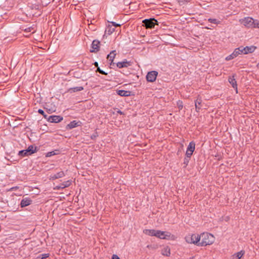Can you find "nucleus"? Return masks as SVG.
Masks as SVG:
<instances>
[{"mask_svg":"<svg viewBox=\"0 0 259 259\" xmlns=\"http://www.w3.org/2000/svg\"><path fill=\"white\" fill-rule=\"evenodd\" d=\"M256 66H257V67H259V62L257 64Z\"/></svg>","mask_w":259,"mask_h":259,"instance_id":"ea45409f","label":"nucleus"},{"mask_svg":"<svg viewBox=\"0 0 259 259\" xmlns=\"http://www.w3.org/2000/svg\"><path fill=\"white\" fill-rule=\"evenodd\" d=\"M26 150V151L28 153V154L31 155L35 153L37 151V148L36 146L33 145H30Z\"/></svg>","mask_w":259,"mask_h":259,"instance_id":"5701e85b","label":"nucleus"},{"mask_svg":"<svg viewBox=\"0 0 259 259\" xmlns=\"http://www.w3.org/2000/svg\"><path fill=\"white\" fill-rule=\"evenodd\" d=\"M158 75V72L156 71H151L149 72L146 75V79L148 82H154L155 81Z\"/></svg>","mask_w":259,"mask_h":259,"instance_id":"423d86ee","label":"nucleus"},{"mask_svg":"<svg viewBox=\"0 0 259 259\" xmlns=\"http://www.w3.org/2000/svg\"><path fill=\"white\" fill-rule=\"evenodd\" d=\"M115 31V28H113L112 26L109 24L107 26V28L105 30V32L107 33L108 34H111Z\"/></svg>","mask_w":259,"mask_h":259,"instance_id":"393cba45","label":"nucleus"},{"mask_svg":"<svg viewBox=\"0 0 259 259\" xmlns=\"http://www.w3.org/2000/svg\"><path fill=\"white\" fill-rule=\"evenodd\" d=\"M18 155L22 157L30 155L29 154H28V153L26 151V150H23L20 151L19 152Z\"/></svg>","mask_w":259,"mask_h":259,"instance_id":"a878e982","label":"nucleus"},{"mask_svg":"<svg viewBox=\"0 0 259 259\" xmlns=\"http://www.w3.org/2000/svg\"><path fill=\"white\" fill-rule=\"evenodd\" d=\"M239 48L240 49V52H241V54H247L248 53H252L254 51V50H255V47H254V46H250V47H239Z\"/></svg>","mask_w":259,"mask_h":259,"instance_id":"0eeeda50","label":"nucleus"},{"mask_svg":"<svg viewBox=\"0 0 259 259\" xmlns=\"http://www.w3.org/2000/svg\"><path fill=\"white\" fill-rule=\"evenodd\" d=\"M95 65L96 67H98V63H97V62H95Z\"/></svg>","mask_w":259,"mask_h":259,"instance_id":"58836bf2","label":"nucleus"},{"mask_svg":"<svg viewBox=\"0 0 259 259\" xmlns=\"http://www.w3.org/2000/svg\"><path fill=\"white\" fill-rule=\"evenodd\" d=\"M110 23L111 24L112 26H114V27L120 26V24H117L114 22H110Z\"/></svg>","mask_w":259,"mask_h":259,"instance_id":"473e14b6","label":"nucleus"},{"mask_svg":"<svg viewBox=\"0 0 259 259\" xmlns=\"http://www.w3.org/2000/svg\"><path fill=\"white\" fill-rule=\"evenodd\" d=\"M209 22L214 24H219L221 23V21L218 20L216 19L209 18L208 19Z\"/></svg>","mask_w":259,"mask_h":259,"instance_id":"bb28decb","label":"nucleus"},{"mask_svg":"<svg viewBox=\"0 0 259 259\" xmlns=\"http://www.w3.org/2000/svg\"><path fill=\"white\" fill-rule=\"evenodd\" d=\"M228 81L229 83L232 85V87L234 89H235L236 90H237V82L234 78V75L232 76H229L228 78Z\"/></svg>","mask_w":259,"mask_h":259,"instance_id":"aec40b11","label":"nucleus"},{"mask_svg":"<svg viewBox=\"0 0 259 259\" xmlns=\"http://www.w3.org/2000/svg\"><path fill=\"white\" fill-rule=\"evenodd\" d=\"M239 22L246 27L252 28L253 19L249 17H245L244 19H240Z\"/></svg>","mask_w":259,"mask_h":259,"instance_id":"20e7f679","label":"nucleus"},{"mask_svg":"<svg viewBox=\"0 0 259 259\" xmlns=\"http://www.w3.org/2000/svg\"><path fill=\"white\" fill-rule=\"evenodd\" d=\"M97 71L102 74L107 75V73L101 70L99 67H98Z\"/></svg>","mask_w":259,"mask_h":259,"instance_id":"2f4dec72","label":"nucleus"},{"mask_svg":"<svg viewBox=\"0 0 259 259\" xmlns=\"http://www.w3.org/2000/svg\"><path fill=\"white\" fill-rule=\"evenodd\" d=\"M100 41L97 40H94L92 44V50H91V52H96L99 50Z\"/></svg>","mask_w":259,"mask_h":259,"instance_id":"ddd939ff","label":"nucleus"},{"mask_svg":"<svg viewBox=\"0 0 259 259\" xmlns=\"http://www.w3.org/2000/svg\"><path fill=\"white\" fill-rule=\"evenodd\" d=\"M155 237L161 239H172L174 237L173 235L169 232L161 231L157 230V234H156Z\"/></svg>","mask_w":259,"mask_h":259,"instance_id":"7ed1b4c3","label":"nucleus"},{"mask_svg":"<svg viewBox=\"0 0 259 259\" xmlns=\"http://www.w3.org/2000/svg\"><path fill=\"white\" fill-rule=\"evenodd\" d=\"M71 184V181L68 180L65 182H64L60 184L59 185L56 186V189H62L65 188L66 187H69Z\"/></svg>","mask_w":259,"mask_h":259,"instance_id":"2eb2a0df","label":"nucleus"},{"mask_svg":"<svg viewBox=\"0 0 259 259\" xmlns=\"http://www.w3.org/2000/svg\"><path fill=\"white\" fill-rule=\"evenodd\" d=\"M83 90V88L82 87H76L69 88V89H68L67 92L70 93H72L74 92H79L82 91Z\"/></svg>","mask_w":259,"mask_h":259,"instance_id":"b1692460","label":"nucleus"},{"mask_svg":"<svg viewBox=\"0 0 259 259\" xmlns=\"http://www.w3.org/2000/svg\"><path fill=\"white\" fill-rule=\"evenodd\" d=\"M55 154V153L54 152V151H52V152H50L48 153L47 156H51L54 155Z\"/></svg>","mask_w":259,"mask_h":259,"instance_id":"72a5a7b5","label":"nucleus"},{"mask_svg":"<svg viewBox=\"0 0 259 259\" xmlns=\"http://www.w3.org/2000/svg\"><path fill=\"white\" fill-rule=\"evenodd\" d=\"M244 254V251L243 250H241L239 252H237L234 255H235L238 258L240 259L243 256Z\"/></svg>","mask_w":259,"mask_h":259,"instance_id":"cd10ccee","label":"nucleus"},{"mask_svg":"<svg viewBox=\"0 0 259 259\" xmlns=\"http://www.w3.org/2000/svg\"><path fill=\"white\" fill-rule=\"evenodd\" d=\"M200 237V241L198 244V246H206L208 245L212 244L214 241V237L213 236L208 233H202Z\"/></svg>","mask_w":259,"mask_h":259,"instance_id":"f257e3e1","label":"nucleus"},{"mask_svg":"<svg viewBox=\"0 0 259 259\" xmlns=\"http://www.w3.org/2000/svg\"><path fill=\"white\" fill-rule=\"evenodd\" d=\"M201 103H202L201 99L198 97L195 101V106L196 111L197 112H199L200 109H201V106H202Z\"/></svg>","mask_w":259,"mask_h":259,"instance_id":"412c9836","label":"nucleus"},{"mask_svg":"<svg viewBox=\"0 0 259 259\" xmlns=\"http://www.w3.org/2000/svg\"><path fill=\"white\" fill-rule=\"evenodd\" d=\"M252 28H259V21L253 19V23Z\"/></svg>","mask_w":259,"mask_h":259,"instance_id":"c85d7f7f","label":"nucleus"},{"mask_svg":"<svg viewBox=\"0 0 259 259\" xmlns=\"http://www.w3.org/2000/svg\"><path fill=\"white\" fill-rule=\"evenodd\" d=\"M117 113L120 114H121V115H122L123 114L122 112L121 111H120V110L117 111Z\"/></svg>","mask_w":259,"mask_h":259,"instance_id":"4c0bfd02","label":"nucleus"},{"mask_svg":"<svg viewBox=\"0 0 259 259\" xmlns=\"http://www.w3.org/2000/svg\"><path fill=\"white\" fill-rule=\"evenodd\" d=\"M161 254L166 256H169L170 254V249L168 246L164 247L161 250Z\"/></svg>","mask_w":259,"mask_h":259,"instance_id":"4be33fe9","label":"nucleus"},{"mask_svg":"<svg viewBox=\"0 0 259 259\" xmlns=\"http://www.w3.org/2000/svg\"><path fill=\"white\" fill-rule=\"evenodd\" d=\"M38 112L43 115L44 117L47 120V118L49 116L47 114H45V112L42 109H38Z\"/></svg>","mask_w":259,"mask_h":259,"instance_id":"c756f323","label":"nucleus"},{"mask_svg":"<svg viewBox=\"0 0 259 259\" xmlns=\"http://www.w3.org/2000/svg\"><path fill=\"white\" fill-rule=\"evenodd\" d=\"M157 230L154 229H145L144 230L143 233L150 236H155L157 234Z\"/></svg>","mask_w":259,"mask_h":259,"instance_id":"a211bd4d","label":"nucleus"},{"mask_svg":"<svg viewBox=\"0 0 259 259\" xmlns=\"http://www.w3.org/2000/svg\"><path fill=\"white\" fill-rule=\"evenodd\" d=\"M41 255V259L46 258L49 256L48 254H42Z\"/></svg>","mask_w":259,"mask_h":259,"instance_id":"f704fd0d","label":"nucleus"},{"mask_svg":"<svg viewBox=\"0 0 259 259\" xmlns=\"http://www.w3.org/2000/svg\"><path fill=\"white\" fill-rule=\"evenodd\" d=\"M65 176V174L64 171H60L56 174H52L50 175L49 179L50 180H55L56 179L63 178Z\"/></svg>","mask_w":259,"mask_h":259,"instance_id":"f8f14e48","label":"nucleus"},{"mask_svg":"<svg viewBox=\"0 0 259 259\" xmlns=\"http://www.w3.org/2000/svg\"><path fill=\"white\" fill-rule=\"evenodd\" d=\"M81 122L80 121H76L75 120H73L71 122H70L69 124L67 125V129H72L74 127L79 126L80 125Z\"/></svg>","mask_w":259,"mask_h":259,"instance_id":"dca6fc26","label":"nucleus"},{"mask_svg":"<svg viewBox=\"0 0 259 259\" xmlns=\"http://www.w3.org/2000/svg\"><path fill=\"white\" fill-rule=\"evenodd\" d=\"M62 116L59 115H51L48 117L47 121L51 123H59L63 120Z\"/></svg>","mask_w":259,"mask_h":259,"instance_id":"1a4fd4ad","label":"nucleus"},{"mask_svg":"<svg viewBox=\"0 0 259 259\" xmlns=\"http://www.w3.org/2000/svg\"><path fill=\"white\" fill-rule=\"evenodd\" d=\"M241 54L240 52V50L239 48L235 49L234 52L230 55L226 57L225 59L227 61L231 60L236 57H237L239 55Z\"/></svg>","mask_w":259,"mask_h":259,"instance_id":"9d476101","label":"nucleus"},{"mask_svg":"<svg viewBox=\"0 0 259 259\" xmlns=\"http://www.w3.org/2000/svg\"><path fill=\"white\" fill-rule=\"evenodd\" d=\"M25 31H27V32H31V29L30 28H26L25 29Z\"/></svg>","mask_w":259,"mask_h":259,"instance_id":"e433bc0d","label":"nucleus"},{"mask_svg":"<svg viewBox=\"0 0 259 259\" xmlns=\"http://www.w3.org/2000/svg\"><path fill=\"white\" fill-rule=\"evenodd\" d=\"M112 259H120V258L117 255L113 254L112 256Z\"/></svg>","mask_w":259,"mask_h":259,"instance_id":"c9c22d12","label":"nucleus"},{"mask_svg":"<svg viewBox=\"0 0 259 259\" xmlns=\"http://www.w3.org/2000/svg\"><path fill=\"white\" fill-rule=\"evenodd\" d=\"M177 106L180 110H182L183 107V102L179 100L177 102Z\"/></svg>","mask_w":259,"mask_h":259,"instance_id":"7c9ffc66","label":"nucleus"},{"mask_svg":"<svg viewBox=\"0 0 259 259\" xmlns=\"http://www.w3.org/2000/svg\"><path fill=\"white\" fill-rule=\"evenodd\" d=\"M195 143L193 142H191L187 147V151L186 152V155L187 156V157H190L192 156L195 150Z\"/></svg>","mask_w":259,"mask_h":259,"instance_id":"6e6552de","label":"nucleus"},{"mask_svg":"<svg viewBox=\"0 0 259 259\" xmlns=\"http://www.w3.org/2000/svg\"><path fill=\"white\" fill-rule=\"evenodd\" d=\"M116 66L119 68H127L132 65V62L124 60L123 61L119 62L116 64Z\"/></svg>","mask_w":259,"mask_h":259,"instance_id":"9b49d317","label":"nucleus"},{"mask_svg":"<svg viewBox=\"0 0 259 259\" xmlns=\"http://www.w3.org/2000/svg\"><path fill=\"white\" fill-rule=\"evenodd\" d=\"M32 203V200L30 198L25 197L23 198L20 203V205L21 207H24L27 206L31 204Z\"/></svg>","mask_w":259,"mask_h":259,"instance_id":"4468645a","label":"nucleus"},{"mask_svg":"<svg viewBox=\"0 0 259 259\" xmlns=\"http://www.w3.org/2000/svg\"><path fill=\"white\" fill-rule=\"evenodd\" d=\"M185 239L188 243L194 244L198 245L200 241V237L198 234H188L186 236Z\"/></svg>","mask_w":259,"mask_h":259,"instance_id":"f03ea898","label":"nucleus"},{"mask_svg":"<svg viewBox=\"0 0 259 259\" xmlns=\"http://www.w3.org/2000/svg\"><path fill=\"white\" fill-rule=\"evenodd\" d=\"M116 55V51H111L109 54L107 55V59L109 60V61H111L110 62V65H114V63L113 62L114 59L115 58V56Z\"/></svg>","mask_w":259,"mask_h":259,"instance_id":"f3484780","label":"nucleus"},{"mask_svg":"<svg viewBox=\"0 0 259 259\" xmlns=\"http://www.w3.org/2000/svg\"><path fill=\"white\" fill-rule=\"evenodd\" d=\"M143 23L147 28H152L156 24H157V21L154 18H150L144 20Z\"/></svg>","mask_w":259,"mask_h":259,"instance_id":"39448f33","label":"nucleus"},{"mask_svg":"<svg viewBox=\"0 0 259 259\" xmlns=\"http://www.w3.org/2000/svg\"><path fill=\"white\" fill-rule=\"evenodd\" d=\"M117 94L121 97H128L131 95V92L129 91H125L119 90L116 91Z\"/></svg>","mask_w":259,"mask_h":259,"instance_id":"6ab92c4d","label":"nucleus"}]
</instances>
